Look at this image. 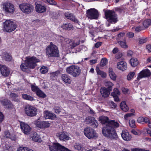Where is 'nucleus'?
Here are the masks:
<instances>
[{
	"label": "nucleus",
	"instance_id": "1",
	"mask_svg": "<svg viewBox=\"0 0 151 151\" xmlns=\"http://www.w3.org/2000/svg\"><path fill=\"white\" fill-rule=\"evenodd\" d=\"M45 55L48 58H58L60 56V52L58 47L51 42L45 48Z\"/></svg>",
	"mask_w": 151,
	"mask_h": 151
},
{
	"label": "nucleus",
	"instance_id": "2",
	"mask_svg": "<svg viewBox=\"0 0 151 151\" xmlns=\"http://www.w3.org/2000/svg\"><path fill=\"white\" fill-rule=\"evenodd\" d=\"M106 19L108 22H106V26L109 27L111 24H115L118 21V15L113 10L107 9L104 12Z\"/></svg>",
	"mask_w": 151,
	"mask_h": 151
},
{
	"label": "nucleus",
	"instance_id": "3",
	"mask_svg": "<svg viewBox=\"0 0 151 151\" xmlns=\"http://www.w3.org/2000/svg\"><path fill=\"white\" fill-rule=\"evenodd\" d=\"M108 125L103 127L102 133L105 137L111 139L117 140L118 137L116 130Z\"/></svg>",
	"mask_w": 151,
	"mask_h": 151
},
{
	"label": "nucleus",
	"instance_id": "4",
	"mask_svg": "<svg viewBox=\"0 0 151 151\" xmlns=\"http://www.w3.org/2000/svg\"><path fill=\"white\" fill-rule=\"evenodd\" d=\"M66 72L72 76L76 77L80 75L81 70L79 67L76 65H72L66 68Z\"/></svg>",
	"mask_w": 151,
	"mask_h": 151
},
{
	"label": "nucleus",
	"instance_id": "5",
	"mask_svg": "<svg viewBox=\"0 0 151 151\" xmlns=\"http://www.w3.org/2000/svg\"><path fill=\"white\" fill-rule=\"evenodd\" d=\"M3 29L4 31L11 32L14 31L17 27L16 24L13 21L6 20L3 23Z\"/></svg>",
	"mask_w": 151,
	"mask_h": 151
},
{
	"label": "nucleus",
	"instance_id": "6",
	"mask_svg": "<svg viewBox=\"0 0 151 151\" xmlns=\"http://www.w3.org/2000/svg\"><path fill=\"white\" fill-rule=\"evenodd\" d=\"M40 61V60L36 57H32L27 58L24 63L27 64V65L29 68L33 69L35 68L37 65L36 63Z\"/></svg>",
	"mask_w": 151,
	"mask_h": 151
},
{
	"label": "nucleus",
	"instance_id": "7",
	"mask_svg": "<svg viewBox=\"0 0 151 151\" xmlns=\"http://www.w3.org/2000/svg\"><path fill=\"white\" fill-rule=\"evenodd\" d=\"M20 9L22 12L26 14L31 13L34 10V7L31 4L23 3L19 6Z\"/></svg>",
	"mask_w": 151,
	"mask_h": 151
},
{
	"label": "nucleus",
	"instance_id": "8",
	"mask_svg": "<svg viewBox=\"0 0 151 151\" xmlns=\"http://www.w3.org/2000/svg\"><path fill=\"white\" fill-rule=\"evenodd\" d=\"M24 111L26 114L29 116H34L37 114V109L31 105H27L25 106Z\"/></svg>",
	"mask_w": 151,
	"mask_h": 151
},
{
	"label": "nucleus",
	"instance_id": "9",
	"mask_svg": "<svg viewBox=\"0 0 151 151\" xmlns=\"http://www.w3.org/2000/svg\"><path fill=\"white\" fill-rule=\"evenodd\" d=\"M86 14L87 17L90 19H96L99 15L98 11L95 8H91L88 10Z\"/></svg>",
	"mask_w": 151,
	"mask_h": 151
},
{
	"label": "nucleus",
	"instance_id": "10",
	"mask_svg": "<svg viewBox=\"0 0 151 151\" xmlns=\"http://www.w3.org/2000/svg\"><path fill=\"white\" fill-rule=\"evenodd\" d=\"M83 132L85 136L89 139L95 138L97 137L95 130L91 128L86 127Z\"/></svg>",
	"mask_w": 151,
	"mask_h": 151
},
{
	"label": "nucleus",
	"instance_id": "11",
	"mask_svg": "<svg viewBox=\"0 0 151 151\" xmlns=\"http://www.w3.org/2000/svg\"><path fill=\"white\" fill-rule=\"evenodd\" d=\"M49 147L51 151H71L58 143H54L52 146H50Z\"/></svg>",
	"mask_w": 151,
	"mask_h": 151
},
{
	"label": "nucleus",
	"instance_id": "12",
	"mask_svg": "<svg viewBox=\"0 0 151 151\" xmlns=\"http://www.w3.org/2000/svg\"><path fill=\"white\" fill-rule=\"evenodd\" d=\"M34 124L36 127L40 129H45L49 127L51 125L47 121H41L39 119L34 121Z\"/></svg>",
	"mask_w": 151,
	"mask_h": 151
},
{
	"label": "nucleus",
	"instance_id": "13",
	"mask_svg": "<svg viewBox=\"0 0 151 151\" xmlns=\"http://www.w3.org/2000/svg\"><path fill=\"white\" fill-rule=\"evenodd\" d=\"M3 8L7 13L12 14L14 11V5L12 3L8 2H5L3 4Z\"/></svg>",
	"mask_w": 151,
	"mask_h": 151
},
{
	"label": "nucleus",
	"instance_id": "14",
	"mask_svg": "<svg viewBox=\"0 0 151 151\" xmlns=\"http://www.w3.org/2000/svg\"><path fill=\"white\" fill-rule=\"evenodd\" d=\"M20 128L22 132L26 134H30L31 130V128L27 124L22 122L20 123Z\"/></svg>",
	"mask_w": 151,
	"mask_h": 151
},
{
	"label": "nucleus",
	"instance_id": "15",
	"mask_svg": "<svg viewBox=\"0 0 151 151\" xmlns=\"http://www.w3.org/2000/svg\"><path fill=\"white\" fill-rule=\"evenodd\" d=\"M85 122L87 124H90L94 128H96L98 125V121L93 116L87 117L85 119Z\"/></svg>",
	"mask_w": 151,
	"mask_h": 151
},
{
	"label": "nucleus",
	"instance_id": "16",
	"mask_svg": "<svg viewBox=\"0 0 151 151\" xmlns=\"http://www.w3.org/2000/svg\"><path fill=\"white\" fill-rule=\"evenodd\" d=\"M150 75L151 72L148 69H144L142 70L139 73L137 78L138 80H139L142 78L149 76Z\"/></svg>",
	"mask_w": 151,
	"mask_h": 151
},
{
	"label": "nucleus",
	"instance_id": "17",
	"mask_svg": "<svg viewBox=\"0 0 151 151\" xmlns=\"http://www.w3.org/2000/svg\"><path fill=\"white\" fill-rule=\"evenodd\" d=\"M0 70L2 76L7 77L10 73V70L9 68L5 65H0Z\"/></svg>",
	"mask_w": 151,
	"mask_h": 151
},
{
	"label": "nucleus",
	"instance_id": "18",
	"mask_svg": "<svg viewBox=\"0 0 151 151\" xmlns=\"http://www.w3.org/2000/svg\"><path fill=\"white\" fill-rule=\"evenodd\" d=\"M0 102L4 107L8 109H12L13 106V105L11 102L7 99L4 100H0Z\"/></svg>",
	"mask_w": 151,
	"mask_h": 151
},
{
	"label": "nucleus",
	"instance_id": "19",
	"mask_svg": "<svg viewBox=\"0 0 151 151\" xmlns=\"http://www.w3.org/2000/svg\"><path fill=\"white\" fill-rule=\"evenodd\" d=\"M59 139L63 141L69 140V137L67 135V133L64 131L60 132L57 135Z\"/></svg>",
	"mask_w": 151,
	"mask_h": 151
},
{
	"label": "nucleus",
	"instance_id": "20",
	"mask_svg": "<svg viewBox=\"0 0 151 151\" xmlns=\"http://www.w3.org/2000/svg\"><path fill=\"white\" fill-rule=\"evenodd\" d=\"M117 68L119 69L124 71L127 69V63L124 61H122L117 63Z\"/></svg>",
	"mask_w": 151,
	"mask_h": 151
},
{
	"label": "nucleus",
	"instance_id": "21",
	"mask_svg": "<svg viewBox=\"0 0 151 151\" xmlns=\"http://www.w3.org/2000/svg\"><path fill=\"white\" fill-rule=\"evenodd\" d=\"M61 80L64 83H71L72 80L71 77L69 76L66 74H62L61 75Z\"/></svg>",
	"mask_w": 151,
	"mask_h": 151
},
{
	"label": "nucleus",
	"instance_id": "22",
	"mask_svg": "<svg viewBox=\"0 0 151 151\" xmlns=\"http://www.w3.org/2000/svg\"><path fill=\"white\" fill-rule=\"evenodd\" d=\"M35 9L36 12L38 13H42L45 12L46 8L45 6L40 4H36Z\"/></svg>",
	"mask_w": 151,
	"mask_h": 151
},
{
	"label": "nucleus",
	"instance_id": "23",
	"mask_svg": "<svg viewBox=\"0 0 151 151\" xmlns=\"http://www.w3.org/2000/svg\"><path fill=\"white\" fill-rule=\"evenodd\" d=\"M111 91H109L105 87L101 88L100 89V93L103 97L104 98L108 97Z\"/></svg>",
	"mask_w": 151,
	"mask_h": 151
},
{
	"label": "nucleus",
	"instance_id": "24",
	"mask_svg": "<svg viewBox=\"0 0 151 151\" xmlns=\"http://www.w3.org/2000/svg\"><path fill=\"white\" fill-rule=\"evenodd\" d=\"M44 116L46 119H54L56 117V115L53 113L49 111H48L44 112Z\"/></svg>",
	"mask_w": 151,
	"mask_h": 151
},
{
	"label": "nucleus",
	"instance_id": "25",
	"mask_svg": "<svg viewBox=\"0 0 151 151\" xmlns=\"http://www.w3.org/2000/svg\"><path fill=\"white\" fill-rule=\"evenodd\" d=\"M121 136L124 140L127 141L130 140L131 138V136L129 134L127 131H123Z\"/></svg>",
	"mask_w": 151,
	"mask_h": 151
},
{
	"label": "nucleus",
	"instance_id": "26",
	"mask_svg": "<svg viewBox=\"0 0 151 151\" xmlns=\"http://www.w3.org/2000/svg\"><path fill=\"white\" fill-rule=\"evenodd\" d=\"M108 125L111 127L113 128L114 129L117 128L119 127V124L116 121H115L114 120H111L108 124Z\"/></svg>",
	"mask_w": 151,
	"mask_h": 151
},
{
	"label": "nucleus",
	"instance_id": "27",
	"mask_svg": "<svg viewBox=\"0 0 151 151\" xmlns=\"http://www.w3.org/2000/svg\"><path fill=\"white\" fill-rule=\"evenodd\" d=\"M61 27L63 29L69 31L72 29L73 27L71 23L67 22L63 24L61 26Z\"/></svg>",
	"mask_w": 151,
	"mask_h": 151
},
{
	"label": "nucleus",
	"instance_id": "28",
	"mask_svg": "<svg viewBox=\"0 0 151 151\" xmlns=\"http://www.w3.org/2000/svg\"><path fill=\"white\" fill-rule=\"evenodd\" d=\"M109 75L111 79L114 81H116V76L115 73L113 71V69L112 68H109Z\"/></svg>",
	"mask_w": 151,
	"mask_h": 151
},
{
	"label": "nucleus",
	"instance_id": "29",
	"mask_svg": "<svg viewBox=\"0 0 151 151\" xmlns=\"http://www.w3.org/2000/svg\"><path fill=\"white\" fill-rule=\"evenodd\" d=\"M60 73V71L57 70L55 72L50 73V79L51 80L54 81L57 79L58 75Z\"/></svg>",
	"mask_w": 151,
	"mask_h": 151
},
{
	"label": "nucleus",
	"instance_id": "30",
	"mask_svg": "<svg viewBox=\"0 0 151 151\" xmlns=\"http://www.w3.org/2000/svg\"><path fill=\"white\" fill-rule=\"evenodd\" d=\"M120 107L121 109L124 112L127 111L129 109L125 101H123L121 103Z\"/></svg>",
	"mask_w": 151,
	"mask_h": 151
},
{
	"label": "nucleus",
	"instance_id": "31",
	"mask_svg": "<svg viewBox=\"0 0 151 151\" xmlns=\"http://www.w3.org/2000/svg\"><path fill=\"white\" fill-rule=\"evenodd\" d=\"M22 97L24 99L28 101H32L35 100L33 97L26 94H22Z\"/></svg>",
	"mask_w": 151,
	"mask_h": 151
},
{
	"label": "nucleus",
	"instance_id": "32",
	"mask_svg": "<svg viewBox=\"0 0 151 151\" xmlns=\"http://www.w3.org/2000/svg\"><path fill=\"white\" fill-rule=\"evenodd\" d=\"M32 139L34 141L38 142H41L42 141L40 136L37 133L33 134L32 137Z\"/></svg>",
	"mask_w": 151,
	"mask_h": 151
},
{
	"label": "nucleus",
	"instance_id": "33",
	"mask_svg": "<svg viewBox=\"0 0 151 151\" xmlns=\"http://www.w3.org/2000/svg\"><path fill=\"white\" fill-rule=\"evenodd\" d=\"M20 68L21 70L24 72H28L29 71V67L25 63H22L20 65Z\"/></svg>",
	"mask_w": 151,
	"mask_h": 151
},
{
	"label": "nucleus",
	"instance_id": "34",
	"mask_svg": "<svg viewBox=\"0 0 151 151\" xmlns=\"http://www.w3.org/2000/svg\"><path fill=\"white\" fill-rule=\"evenodd\" d=\"M143 24L144 28H146L151 25V19H147L145 20L143 22Z\"/></svg>",
	"mask_w": 151,
	"mask_h": 151
},
{
	"label": "nucleus",
	"instance_id": "35",
	"mask_svg": "<svg viewBox=\"0 0 151 151\" xmlns=\"http://www.w3.org/2000/svg\"><path fill=\"white\" fill-rule=\"evenodd\" d=\"M113 10H114L115 13L116 12L119 14L124 13L125 12V9L123 6L115 7L114 9Z\"/></svg>",
	"mask_w": 151,
	"mask_h": 151
},
{
	"label": "nucleus",
	"instance_id": "36",
	"mask_svg": "<svg viewBox=\"0 0 151 151\" xmlns=\"http://www.w3.org/2000/svg\"><path fill=\"white\" fill-rule=\"evenodd\" d=\"M105 86L107 87V89L110 91H111L113 89V86L114 84L111 82L108 81L105 83Z\"/></svg>",
	"mask_w": 151,
	"mask_h": 151
},
{
	"label": "nucleus",
	"instance_id": "37",
	"mask_svg": "<svg viewBox=\"0 0 151 151\" xmlns=\"http://www.w3.org/2000/svg\"><path fill=\"white\" fill-rule=\"evenodd\" d=\"M96 71L97 74L101 76L102 78H105L106 76V74L105 72L101 70L99 67H97L96 69Z\"/></svg>",
	"mask_w": 151,
	"mask_h": 151
},
{
	"label": "nucleus",
	"instance_id": "38",
	"mask_svg": "<svg viewBox=\"0 0 151 151\" xmlns=\"http://www.w3.org/2000/svg\"><path fill=\"white\" fill-rule=\"evenodd\" d=\"M124 41L121 40L118 41V43L120 45L121 47L123 48H127V47L128 46L126 45V39L125 37H124L123 39Z\"/></svg>",
	"mask_w": 151,
	"mask_h": 151
},
{
	"label": "nucleus",
	"instance_id": "39",
	"mask_svg": "<svg viewBox=\"0 0 151 151\" xmlns=\"http://www.w3.org/2000/svg\"><path fill=\"white\" fill-rule=\"evenodd\" d=\"M36 94L40 97L45 98L46 97V95L40 89L37 92H36Z\"/></svg>",
	"mask_w": 151,
	"mask_h": 151
},
{
	"label": "nucleus",
	"instance_id": "40",
	"mask_svg": "<svg viewBox=\"0 0 151 151\" xmlns=\"http://www.w3.org/2000/svg\"><path fill=\"white\" fill-rule=\"evenodd\" d=\"M111 121L109 119L108 117L107 116L104 117L101 119V122L103 124L108 125L109 122Z\"/></svg>",
	"mask_w": 151,
	"mask_h": 151
},
{
	"label": "nucleus",
	"instance_id": "41",
	"mask_svg": "<svg viewBox=\"0 0 151 151\" xmlns=\"http://www.w3.org/2000/svg\"><path fill=\"white\" fill-rule=\"evenodd\" d=\"M65 17L68 19L73 21L76 17L72 14H68L65 13Z\"/></svg>",
	"mask_w": 151,
	"mask_h": 151
},
{
	"label": "nucleus",
	"instance_id": "42",
	"mask_svg": "<svg viewBox=\"0 0 151 151\" xmlns=\"http://www.w3.org/2000/svg\"><path fill=\"white\" fill-rule=\"evenodd\" d=\"M107 63V59L106 58H102L100 63V65L101 67L105 66Z\"/></svg>",
	"mask_w": 151,
	"mask_h": 151
},
{
	"label": "nucleus",
	"instance_id": "43",
	"mask_svg": "<svg viewBox=\"0 0 151 151\" xmlns=\"http://www.w3.org/2000/svg\"><path fill=\"white\" fill-rule=\"evenodd\" d=\"M53 109L54 112L56 114H59L61 112V109L59 106H54Z\"/></svg>",
	"mask_w": 151,
	"mask_h": 151
},
{
	"label": "nucleus",
	"instance_id": "44",
	"mask_svg": "<svg viewBox=\"0 0 151 151\" xmlns=\"http://www.w3.org/2000/svg\"><path fill=\"white\" fill-rule=\"evenodd\" d=\"M4 58L5 60L8 61H11L12 58L11 55L8 53L5 54Z\"/></svg>",
	"mask_w": 151,
	"mask_h": 151
},
{
	"label": "nucleus",
	"instance_id": "45",
	"mask_svg": "<svg viewBox=\"0 0 151 151\" xmlns=\"http://www.w3.org/2000/svg\"><path fill=\"white\" fill-rule=\"evenodd\" d=\"M148 40L147 37H143L141 38L139 40V43L140 44H143L147 42Z\"/></svg>",
	"mask_w": 151,
	"mask_h": 151
},
{
	"label": "nucleus",
	"instance_id": "46",
	"mask_svg": "<svg viewBox=\"0 0 151 151\" xmlns=\"http://www.w3.org/2000/svg\"><path fill=\"white\" fill-rule=\"evenodd\" d=\"M32 91L36 93L40 89L37 86H35L33 84H32L31 86Z\"/></svg>",
	"mask_w": 151,
	"mask_h": 151
},
{
	"label": "nucleus",
	"instance_id": "47",
	"mask_svg": "<svg viewBox=\"0 0 151 151\" xmlns=\"http://www.w3.org/2000/svg\"><path fill=\"white\" fill-rule=\"evenodd\" d=\"M40 71L42 73L44 74L47 73L48 70L47 67L42 66L40 69Z\"/></svg>",
	"mask_w": 151,
	"mask_h": 151
},
{
	"label": "nucleus",
	"instance_id": "48",
	"mask_svg": "<svg viewBox=\"0 0 151 151\" xmlns=\"http://www.w3.org/2000/svg\"><path fill=\"white\" fill-rule=\"evenodd\" d=\"M139 64V61L136 58H133V67H136Z\"/></svg>",
	"mask_w": 151,
	"mask_h": 151
},
{
	"label": "nucleus",
	"instance_id": "49",
	"mask_svg": "<svg viewBox=\"0 0 151 151\" xmlns=\"http://www.w3.org/2000/svg\"><path fill=\"white\" fill-rule=\"evenodd\" d=\"M144 27L139 25L136 27L135 29V31L136 32H138L144 30Z\"/></svg>",
	"mask_w": 151,
	"mask_h": 151
},
{
	"label": "nucleus",
	"instance_id": "50",
	"mask_svg": "<svg viewBox=\"0 0 151 151\" xmlns=\"http://www.w3.org/2000/svg\"><path fill=\"white\" fill-rule=\"evenodd\" d=\"M80 44V40L78 41L76 43H75L74 42H73L71 45V48L72 49L74 47H76L78 45Z\"/></svg>",
	"mask_w": 151,
	"mask_h": 151
},
{
	"label": "nucleus",
	"instance_id": "51",
	"mask_svg": "<svg viewBox=\"0 0 151 151\" xmlns=\"http://www.w3.org/2000/svg\"><path fill=\"white\" fill-rule=\"evenodd\" d=\"M125 35V33L124 32H121L118 35V38L119 40H120Z\"/></svg>",
	"mask_w": 151,
	"mask_h": 151
},
{
	"label": "nucleus",
	"instance_id": "52",
	"mask_svg": "<svg viewBox=\"0 0 151 151\" xmlns=\"http://www.w3.org/2000/svg\"><path fill=\"white\" fill-rule=\"evenodd\" d=\"M4 116L3 113L0 111V124L1 123L4 119Z\"/></svg>",
	"mask_w": 151,
	"mask_h": 151
},
{
	"label": "nucleus",
	"instance_id": "53",
	"mask_svg": "<svg viewBox=\"0 0 151 151\" xmlns=\"http://www.w3.org/2000/svg\"><path fill=\"white\" fill-rule=\"evenodd\" d=\"M144 117L142 116L139 117L137 120L138 122L142 124L144 123Z\"/></svg>",
	"mask_w": 151,
	"mask_h": 151
},
{
	"label": "nucleus",
	"instance_id": "54",
	"mask_svg": "<svg viewBox=\"0 0 151 151\" xmlns=\"http://www.w3.org/2000/svg\"><path fill=\"white\" fill-rule=\"evenodd\" d=\"M122 56V54L121 52H119L115 55V58L117 59L120 58Z\"/></svg>",
	"mask_w": 151,
	"mask_h": 151
},
{
	"label": "nucleus",
	"instance_id": "55",
	"mask_svg": "<svg viewBox=\"0 0 151 151\" xmlns=\"http://www.w3.org/2000/svg\"><path fill=\"white\" fill-rule=\"evenodd\" d=\"M4 134L5 137L6 138H9L11 136L10 132L8 131H5Z\"/></svg>",
	"mask_w": 151,
	"mask_h": 151
},
{
	"label": "nucleus",
	"instance_id": "56",
	"mask_svg": "<svg viewBox=\"0 0 151 151\" xmlns=\"http://www.w3.org/2000/svg\"><path fill=\"white\" fill-rule=\"evenodd\" d=\"M75 148L77 150H81V149L82 148V147L81 145L78 144L76 145L75 146Z\"/></svg>",
	"mask_w": 151,
	"mask_h": 151
},
{
	"label": "nucleus",
	"instance_id": "57",
	"mask_svg": "<svg viewBox=\"0 0 151 151\" xmlns=\"http://www.w3.org/2000/svg\"><path fill=\"white\" fill-rule=\"evenodd\" d=\"M27 149L26 147H20L18 149V151H26Z\"/></svg>",
	"mask_w": 151,
	"mask_h": 151
},
{
	"label": "nucleus",
	"instance_id": "58",
	"mask_svg": "<svg viewBox=\"0 0 151 151\" xmlns=\"http://www.w3.org/2000/svg\"><path fill=\"white\" fill-rule=\"evenodd\" d=\"M132 78V72H131L127 76V78L128 80H130Z\"/></svg>",
	"mask_w": 151,
	"mask_h": 151
},
{
	"label": "nucleus",
	"instance_id": "59",
	"mask_svg": "<svg viewBox=\"0 0 151 151\" xmlns=\"http://www.w3.org/2000/svg\"><path fill=\"white\" fill-rule=\"evenodd\" d=\"M110 105L112 108H115L117 106L116 104L112 101L110 102Z\"/></svg>",
	"mask_w": 151,
	"mask_h": 151
},
{
	"label": "nucleus",
	"instance_id": "60",
	"mask_svg": "<svg viewBox=\"0 0 151 151\" xmlns=\"http://www.w3.org/2000/svg\"><path fill=\"white\" fill-rule=\"evenodd\" d=\"M113 92H114L115 93H116V94H117L119 95H120V92L119 91V90L116 88H115L114 89Z\"/></svg>",
	"mask_w": 151,
	"mask_h": 151
},
{
	"label": "nucleus",
	"instance_id": "61",
	"mask_svg": "<svg viewBox=\"0 0 151 151\" xmlns=\"http://www.w3.org/2000/svg\"><path fill=\"white\" fill-rule=\"evenodd\" d=\"M150 122V119L147 117H144V123H148Z\"/></svg>",
	"mask_w": 151,
	"mask_h": 151
},
{
	"label": "nucleus",
	"instance_id": "62",
	"mask_svg": "<svg viewBox=\"0 0 151 151\" xmlns=\"http://www.w3.org/2000/svg\"><path fill=\"white\" fill-rule=\"evenodd\" d=\"M11 97L12 98H15L17 97L18 96V95L14 93H11L10 94Z\"/></svg>",
	"mask_w": 151,
	"mask_h": 151
},
{
	"label": "nucleus",
	"instance_id": "63",
	"mask_svg": "<svg viewBox=\"0 0 151 151\" xmlns=\"http://www.w3.org/2000/svg\"><path fill=\"white\" fill-rule=\"evenodd\" d=\"M146 48L149 52H151V45H150L148 44L146 45Z\"/></svg>",
	"mask_w": 151,
	"mask_h": 151
},
{
	"label": "nucleus",
	"instance_id": "64",
	"mask_svg": "<svg viewBox=\"0 0 151 151\" xmlns=\"http://www.w3.org/2000/svg\"><path fill=\"white\" fill-rule=\"evenodd\" d=\"M102 45V42H98L95 44V46L96 48H98Z\"/></svg>",
	"mask_w": 151,
	"mask_h": 151
}]
</instances>
